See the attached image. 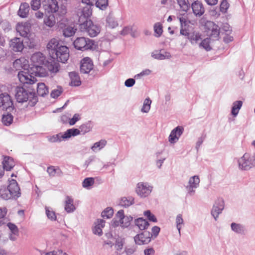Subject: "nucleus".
Segmentation results:
<instances>
[{
    "label": "nucleus",
    "mask_w": 255,
    "mask_h": 255,
    "mask_svg": "<svg viewBox=\"0 0 255 255\" xmlns=\"http://www.w3.org/2000/svg\"><path fill=\"white\" fill-rule=\"evenodd\" d=\"M30 68L31 74L35 76L44 77L48 75L47 71L43 65L32 66Z\"/></svg>",
    "instance_id": "nucleus-18"
},
{
    "label": "nucleus",
    "mask_w": 255,
    "mask_h": 255,
    "mask_svg": "<svg viewBox=\"0 0 255 255\" xmlns=\"http://www.w3.org/2000/svg\"><path fill=\"white\" fill-rule=\"evenodd\" d=\"M201 39V34L199 32H194L188 36V39L192 44L197 43Z\"/></svg>",
    "instance_id": "nucleus-40"
},
{
    "label": "nucleus",
    "mask_w": 255,
    "mask_h": 255,
    "mask_svg": "<svg viewBox=\"0 0 255 255\" xmlns=\"http://www.w3.org/2000/svg\"><path fill=\"white\" fill-rule=\"evenodd\" d=\"M73 44L75 48L77 50L85 51L94 48V41L88 38L80 37L77 38Z\"/></svg>",
    "instance_id": "nucleus-4"
},
{
    "label": "nucleus",
    "mask_w": 255,
    "mask_h": 255,
    "mask_svg": "<svg viewBox=\"0 0 255 255\" xmlns=\"http://www.w3.org/2000/svg\"><path fill=\"white\" fill-rule=\"evenodd\" d=\"M151 104V100L149 98H146L144 101L141 111L142 113H147L150 110Z\"/></svg>",
    "instance_id": "nucleus-45"
},
{
    "label": "nucleus",
    "mask_w": 255,
    "mask_h": 255,
    "mask_svg": "<svg viewBox=\"0 0 255 255\" xmlns=\"http://www.w3.org/2000/svg\"><path fill=\"white\" fill-rule=\"evenodd\" d=\"M63 92L61 87H57V89L53 90L50 94L51 97L53 98H56L59 97Z\"/></svg>",
    "instance_id": "nucleus-57"
},
{
    "label": "nucleus",
    "mask_w": 255,
    "mask_h": 255,
    "mask_svg": "<svg viewBox=\"0 0 255 255\" xmlns=\"http://www.w3.org/2000/svg\"><path fill=\"white\" fill-rule=\"evenodd\" d=\"M152 187L147 183L140 182L137 185L136 192L141 197H146L151 193Z\"/></svg>",
    "instance_id": "nucleus-11"
},
{
    "label": "nucleus",
    "mask_w": 255,
    "mask_h": 255,
    "mask_svg": "<svg viewBox=\"0 0 255 255\" xmlns=\"http://www.w3.org/2000/svg\"><path fill=\"white\" fill-rule=\"evenodd\" d=\"M7 227L11 232L9 235V239L12 241H15L16 237L19 235V230L15 224L10 222L7 224Z\"/></svg>",
    "instance_id": "nucleus-24"
},
{
    "label": "nucleus",
    "mask_w": 255,
    "mask_h": 255,
    "mask_svg": "<svg viewBox=\"0 0 255 255\" xmlns=\"http://www.w3.org/2000/svg\"><path fill=\"white\" fill-rule=\"evenodd\" d=\"M47 172L51 177L61 176L63 175V172L58 167L50 166L47 169Z\"/></svg>",
    "instance_id": "nucleus-30"
},
{
    "label": "nucleus",
    "mask_w": 255,
    "mask_h": 255,
    "mask_svg": "<svg viewBox=\"0 0 255 255\" xmlns=\"http://www.w3.org/2000/svg\"><path fill=\"white\" fill-rule=\"evenodd\" d=\"M0 197L4 200H8L12 198L7 188L3 186L0 188Z\"/></svg>",
    "instance_id": "nucleus-39"
},
{
    "label": "nucleus",
    "mask_w": 255,
    "mask_h": 255,
    "mask_svg": "<svg viewBox=\"0 0 255 255\" xmlns=\"http://www.w3.org/2000/svg\"><path fill=\"white\" fill-rule=\"evenodd\" d=\"M44 23L47 26L51 28L55 24V18L53 14H51L48 16H46L44 18Z\"/></svg>",
    "instance_id": "nucleus-37"
},
{
    "label": "nucleus",
    "mask_w": 255,
    "mask_h": 255,
    "mask_svg": "<svg viewBox=\"0 0 255 255\" xmlns=\"http://www.w3.org/2000/svg\"><path fill=\"white\" fill-rule=\"evenodd\" d=\"M92 14L91 7L89 5H86L83 7L79 8L77 11V15L79 16V22L81 23L86 20H88Z\"/></svg>",
    "instance_id": "nucleus-12"
},
{
    "label": "nucleus",
    "mask_w": 255,
    "mask_h": 255,
    "mask_svg": "<svg viewBox=\"0 0 255 255\" xmlns=\"http://www.w3.org/2000/svg\"><path fill=\"white\" fill-rule=\"evenodd\" d=\"M105 222L102 219H98L95 223V226L93 230V233L95 235L101 236L103 234L102 228L105 226Z\"/></svg>",
    "instance_id": "nucleus-27"
},
{
    "label": "nucleus",
    "mask_w": 255,
    "mask_h": 255,
    "mask_svg": "<svg viewBox=\"0 0 255 255\" xmlns=\"http://www.w3.org/2000/svg\"><path fill=\"white\" fill-rule=\"evenodd\" d=\"M15 98L18 103L28 102V104L34 106L38 102V98L33 91H30L23 87L16 86L14 89Z\"/></svg>",
    "instance_id": "nucleus-2"
},
{
    "label": "nucleus",
    "mask_w": 255,
    "mask_h": 255,
    "mask_svg": "<svg viewBox=\"0 0 255 255\" xmlns=\"http://www.w3.org/2000/svg\"><path fill=\"white\" fill-rule=\"evenodd\" d=\"M135 81L134 79L129 78L127 79L125 82V85L127 87H131L135 84Z\"/></svg>",
    "instance_id": "nucleus-63"
},
{
    "label": "nucleus",
    "mask_w": 255,
    "mask_h": 255,
    "mask_svg": "<svg viewBox=\"0 0 255 255\" xmlns=\"http://www.w3.org/2000/svg\"><path fill=\"white\" fill-rule=\"evenodd\" d=\"M32 75L30 70H28V72L26 71L19 72L17 76L21 83L31 85L37 81L36 79Z\"/></svg>",
    "instance_id": "nucleus-7"
},
{
    "label": "nucleus",
    "mask_w": 255,
    "mask_h": 255,
    "mask_svg": "<svg viewBox=\"0 0 255 255\" xmlns=\"http://www.w3.org/2000/svg\"><path fill=\"white\" fill-rule=\"evenodd\" d=\"M29 10V5L26 2L21 4L18 11V15L22 18L27 17Z\"/></svg>",
    "instance_id": "nucleus-28"
},
{
    "label": "nucleus",
    "mask_w": 255,
    "mask_h": 255,
    "mask_svg": "<svg viewBox=\"0 0 255 255\" xmlns=\"http://www.w3.org/2000/svg\"><path fill=\"white\" fill-rule=\"evenodd\" d=\"M30 60L32 62L31 66H38L44 64L45 58L42 53L38 52L31 55Z\"/></svg>",
    "instance_id": "nucleus-20"
},
{
    "label": "nucleus",
    "mask_w": 255,
    "mask_h": 255,
    "mask_svg": "<svg viewBox=\"0 0 255 255\" xmlns=\"http://www.w3.org/2000/svg\"><path fill=\"white\" fill-rule=\"evenodd\" d=\"M154 31L156 37H159L162 33V26L160 23H156L154 25Z\"/></svg>",
    "instance_id": "nucleus-55"
},
{
    "label": "nucleus",
    "mask_w": 255,
    "mask_h": 255,
    "mask_svg": "<svg viewBox=\"0 0 255 255\" xmlns=\"http://www.w3.org/2000/svg\"><path fill=\"white\" fill-rule=\"evenodd\" d=\"M133 204H134V198L131 196L123 197L120 202V205L125 207H128Z\"/></svg>",
    "instance_id": "nucleus-36"
},
{
    "label": "nucleus",
    "mask_w": 255,
    "mask_h": 255,
    "mask_svg": "<svg viewBox=\"0 0 255 255\" xmlns=\"http://www.w3.org/2000/svg\"><path fill=\"white\" fill-rule=\"evenodd\" d=\"M46 214L47 218L51 221H56L55 213L49 207H45Z\"/></svg>",
    "instance_id": "nucleus-50"
},
{
    "label": "nucleus",
    "mask_w": 255,
    "mask_h": 255,
    "mask_svg": "<svg viewBox=\"0 0 255 255\" xmlns=\"http://www.w3.org/2000/svg\"><path fill=\"white\" fill-rule=\"evenodd\" d=\"M96 6L101 10H105L108 6V0H96Z\"/></svg>",
    "instance_id": "nucleus-46"
},
{
    "label": "nucleus",
    "mask_w": 255,
    "mask_h": 255,
    "mask_svg": "<svg viewBox=\"0 0 255 255\" xmlns=\"http://www.w3.org/2000/svg\"><path fill=\"white\" fill-rule=\"evenodd\" d=\"M0 108L3 110H13L14 106L11 97L7 93L0 94Z\"/></svg>",
    "instance_id": "nucleus-6"
},
{
    "label": "nucleus",
    "mask_w": 255,
    "mask_h": 255,
    "mask_svg": "<svg viewBox=\"0 0 255 255\" xmlns=\"http://www.w3.org/2000/svg\"><path fill=\"white\" fill-rule=\"evenodd\" d=\"M73 203V199L69 196H67L65 202V210L67 213H72L75 210L76 208Z\"/></svg>",
    "instance_id": "nucleus-29"
},
{
    "label": "nucleus",
    "mask_w": 255,
    "mask_h": 255,
    "mask_svg": "<svg viewBox=\"0 0 255 255\" xmlns=\"http://www.w3.org/2000/svg\"><path fill=\"white\" fill-rule=\"evenodd\" d=\"M243 105V102L241 101H237L234 102L233 106L232 109V114L234 116H236L239 112L240 109L241 108Z\"/></svg>",
    "instance_id": "nucleus-41"
},
{
    "label": "nucleus",
    "mask_w": 255,
    "mask_h": 255,
    "mask_svg": "<svg viewBox=\"0 0 255 255\" xmlns=\"http://www.w3.org/2000/svg\"><path fill=\"white\" fill-rule=\"evenodd\" d=\"M31 8L33 10H38L41 5V0H32L30 2Z\"/></svg>",
    "instance_id": "nucleus-59"
},
{
    "label": "nucleus",
    "mask_w": 255,
    "mask_h": 255,
    "mask_svg": "<svg viewBox=\"0 0 255 255\" xmlns=\"http://www.w3.org/2000/svg\"><path fill=\"white\" fill-rule=\"evenodd\" d=\"M81 119V116L79 114H75L70 119L69 121V124L70 126L74 125L78 121Z\"/></svg>",
    "instance_id": "nucleus-60"
},
{
    "label": "nucleus",
    "mask_w": 255,
    "mask_h": 255,
    "mask_svg": "<svg viewBox=\"0 0 255 255\" xmlns=\"http://www.w3.org/2000/svg\"><path fill=\"white\" fill-rule=\"evenodd\" d=\"M77 29L72 26H67L63 30V34L65 37H71L76 32Z\"/></svg>",
    "instance_id": "nucleus-44"
},
{
    "label": "nucleus",
    "mask_w": 255,
    "mask_h": 255,
    "mask_svg": "<svg viewBox=\"0 0 255 255\" xmlns=\"http://www.w3.org/2000/svg\"><path fill=\"white\" fill-rule=\"evenodd\" d=\"M151 56L156 59L158 60H164L166 59H169L171 56L169 52L165 51L163 50L159 51L155 50L152 52Z\"/></svg>",
    "instance_id": "nucleus-23"
},
{
    "label": "nucleus",
    "mask_w": 255,
    "mask_h": 255,
    "mask_svg": "<svg viewBox=\"0 0 255 255\" xmlns=\"http://www.w3.org/2000/svg\"><path fill=\"white\" fill-rule=\"evenodd\" d=\"M204 28L205 31L210 35V38L213 40H218L219 39L220 28L214 22L207 21L204 25Z\"/></svg>",
    "instance_id": "nucleus-5"
},
{
    "label": "nucleus",
    "mask_w": 255,
    "mask_h": 255,
    "mask_svg": "<svg viewBox=\"0 0 255 255\" xmlns=\"http://www.w3.org/2000/svg\"><path fill=\"white\" fill-rule=\"evenodd\" d=\"M80 134L79 129L78 128H70L67 129L65 132L62 134V139H67L70 138L71 136H75Z\"/></svg>",
    "instance_id": "nucleus-34"
},
{
    "label": "nucleus",
    "mask_w": 255,
    "mask_h": 255,
    "mask_svg": "<svg viewBox=\"0 0 255 255\" xmlns=\"http://www.w3.org/2000/svg\"><path fill=\"white\" fill-rule=\"evenodd\" d=\"M191 7L193 12L196 16H201L205 12L203 4L199 0L195 1L192 3Z\"/></svg>",
    "instance_id": "nucleus-22"
},
{
    "label": "nucleus",
    "mask_w": 255,
    "mask_h": 255,
    "mask_svg": "<svg viewBox=\"0 0 255 255\" xmlns=\"http://www.w3.org/2000/svg\"><path fill=\"white\" fill-rule=\"evenodd\" d=\"M94 183V179L92 177L85 178L82 182V186L84 188H89Z\"/></svg>",
    "instance_id": "nucleus-53"
},
{
    "label": "nucleus",
    "mask_w": 255,
    "mask_h": 255,
    "mask_svg": "<svg viewBox=\"0 0 255 255\" xmlns=\"http://www.w3.org/2000/svg\"><path fill=\"white\" fill-rule=\"evenodd\" d=\"M107 144V141L105 139H101L98 142H95L91 147L93 151H96L102 149Z\"/></svg>",
    "instance_id": "nucleus-42"
},
{
    "label": "nucleus",
    "mask_w": 255,
    "mask_h": 255,
    "mask_svg": "<svg viewBox=\"0 0 255 255\" xmlns=\"http://www.w3.org/2000/svg\"><path fill=\"white\" fill-rule=\"evenodd\" d=\"M229 5L227 0H223L220 4V11L223 13H226Z\"/></svg>",
    "instance_id": "nucleus-58"
},
{
    "label": "nucleus",
    "mask_w": 255,
    "mask_h": 255,
    "mask_svg": "<svg viewBox=\"0 0 255 255\" xmlns=\"http://www.w3.org/2000/svg\"><path fill=\"white\" fill-rule=\"evenodd\" d=\"M37 94L41 97H44L49 93L48 88L44 83H38L37 85Z\"/></svg>",
    "instance_id": "nucleus-31"
},
{
    "label": "nucleus",
    "mask_w": 255,
    "mask_h": 255,
    "mask_svg": "<svg viewBox=\"0 0 255 255\" xmlns=\"http://www.w3.org/2000/svg\"><path fill=\"white\" fill-rule=\"evenodd\" d=\"M80 29L82 32H86L90 37L96 36L101 31L100 27L93 23L90 20H86L79 24Z\"/></svg>",
    "instance_id": "nucleus-3"
},
{
    "label": "nucleus",
    "mask_w": 255,
    "mask_h": 255,
    "mask_svg": "<svg viewBox=\"0 0 255 255\" xmlns=\"http://www.w3.org/2000/svg\"><path fill=\"white\" fill-rule=\"evenodd\" d=\"M93 68L92 60L89 57L83 58L81 61L80 72L83 74L89 73Z\"/></svg>",
    "instance_id": "nucleus-16"
},
{
    "label": "nucleus",
    "mask_w": 255,
    "mask_h": 255,
    "mask_svg": "<svg viewBox=\"0 0 255 255\" xmlns=\"http://www.w3.org/2000/svg\"><path fill=\"white\" fill-rule=\"evenodd\" d=\"M200 179L198 176L194 175L190 178L188 184L186 186V189L188 194L192 196L195 193V189L199 187Z\"/></svg>",
    "instance_id": "nucleus-10"
},
{
    "label": "nucleus",
    "mask_w": 255,
    "mask_h": 255,
    "mask_svg": "<svg viewBox=\"0 0 255 255\" xmlns=\"http://www.w3.org/2000/svg\"><path fill=\"white\" fill-rule=\"evenodd\" d=\"M135 224L141 230H143L148 228L149 224L148 222L142 218H139L135 220Z\"/></svg>",
    "instance_id": "nucleus-35"
},
{
    "label": "nucleus",
    "mask_w": 255,
    "mask_h": 255,
    "mask_svg": "<svg viewBox=\"0 0 255 255\" xmlns=\"http://www.w3.org/2000/svg\"><path fill=\"white\" fill-rule=\"evenodd\" d=\"M9 47L14 52H21L24 48L23 40L20 38L14 37L9 42Z\"/></svg>",
    "instance_id": "nucleus-15"
},
{
    "label": "nucleus",
    "mask_w": 255,
    "mask_h": 255,
    "mask_svg": "<svg viewBox=\"0 0 255 255\" xmlns=\"http://www.w3.org/2000/svg\"><path fill=\"white\" fill-rule=\"evenodd\" d=\"M46 47L50 56L55 57L57 61L64 63L69 58V49L66 46L62 45L56 38L51 39Z\"/></svg>",
    "instance_id": "nucleus-1"
},
{
    "label": "nucleus",
    "mask_w": 255,
    "mask_h": 255,
    "mask_svg": "<svg viewBox=\"0 0 255 255\" xmlns=\"http://www.w3.org/2000/svg\"><path fill=\"white\" fill-rule=\"evenodd\" d=\"M231 226L232 230L237 234H242L244 233V227L241 224L233 223Z\"/></svg>",
    "instance_id": "nucleus-43"
},
{
    "label": "nucleus",
    "mask_w": 255,
    "mask_h": 255,
    "mask_svg": "<svg viewBox=\"0 0 255 255\" xmlns=\"http://www.w3.org/2000/svg\"><path fill=\"white\" fill-rule=\"evenodd\" d=\"M239 166L240 169L247 170L254 166L252 156L248 153H245L238 160Z\"/></svg>",
    "instance_id": "nucleus-9"
},
{
    "label": "nucleus",
    "mask_w": 255,
    "mask_h": 255,
    "mask_svg": "<svg viewBox=\"0 0 255 255\" xmlns=\"http://www.w3.org/2000/svg\"><path fill=\"white\" fill-rule=\"evenodd\" d=\"M160 229L157 226H154L152 228V236L153 235L155 237H157L160 232Z\"/></svg>",
    "instance_id": "nucleus-64"
},
{
    "label": "nucleus",
    "mask_w": 255,
    "mask_h": 255,
    "mask_svg": "<svg viewBox=\"0 0 255 255\" xmlns=\"http://www.w3.org/2000/svg\"><path fill=\"white\" fill-rule=\"evenodd\" d=\"M59 61H57L55 57L51 56L47 61V67L52 73H57L59 70Z\"/></svg>",
    "instance_id": "nucleus-21"
},
{
    "label": "nucleus",
    "mask_w": 255,
    "mask_h": 255,
    "mask_svg": "<svg viewBox=\"0 0 255 255\" xmlns=\"http://www.w3.org/2000/svg\"><path fill=\"white\" fill-rule=\"evenodd\" d=\"M113 214V209L112 208L108 207L102 212L101 215L104 218L109 219L112 218Z\"/></svg>",
    "instance_id": "nucleus-51"
},
{
    "label": "nucleus",
    "mask_w": 255,
    "mask_h": 255,
    "mask_svg": "<svg viewBox=\"0 0 255 255\" xmlns=\"http://www.w3.org/2000/svg\"><path fill=\"white\" fill-rule=\"evenodd\" d=\"M7 188L12 198L17 199L20 197L21 195L20 190L15 180L11 179L9 181Z\"/></svg>",
    "instance_id": "nucleus-14"
},
{
    "label": "nucleus",
    "mask_w": 255,
    "mask_h": 255,
    "mask_svg": "<svg viewBox=\"0 0 255 255\" xmlns=\"http://www.w3.org/2000/svg\"><path fill=\"white\" fill-rule=\"evenodd\" d=\"M180 23V27H183L187 24V15L183 14V15H179L177 16Z\"/></svg>",
    "instance_id": "nucleus-62"
},
{
    "label": "nucleus",
    "mask_w": 255,
    "mask_h": 255,
    "mask_svg": "<svg viewBox=\"0 0 255 255\" xmlns=\"http://www.w3.org/2000/svg\"><path fill=\"white\" fill-rule=\"evenodd\" d=\"M13 121V116L10 114H7L6 115H3L2 118V122L5 126H9Z\"/></svg>",
    "instance_id": "nucleus-49"
},
{
    "label": "nucleus",
    "mask_w": 255,
    "mask_h": 255,
    "mask_svg": "<svg viewBox=\"0 0 255 255\" xmlns=\"http://www.w3.org/2000/svg\"><path fill=\"white\" fill-rule=\"evenodd\" d=\"M144 215L145 216H146L147 219L150 221H152L153 222H156L157 219L155 216L151 214L150 211L149 210H147L145 212H144Z\"/></svg>",
    "instance_id": "nucleus-61"
},
{
    "label": "nucleus",
    "mask_w": 255,
    "mask_h": 255,
    "mask_svg": "<svg viewBox=\"0 0 255 255\" xmlns=\"http://www.w3.org/2000/svg\"><path fill=\"white\" fill-rule=\"evenodd\" d=\"M184 128L181 126H178L174 128L171 132L169 136V141L171 143L176 142L180 136L183 133Z\"/></svg>",
    "instance_id": "nucleus-17"
},
{
    "label": "nucleus",
    "mask_w": 255,
    "mask_h": 255,
    "mask_svg": "<svg viewBox=\"0 0 255 255\" xmlns=\"http://www.w3.org/2000/svg\"><path fill=\"white\" fill-rule=\"evenodd\" d=\"M69 77L71 79L70 85L73 86H78L81 85V82L77 73L75 72H70Z\"/></svg>",
    "instance_id": "nucleus-33"
},
{
    "label": "nucleus",
    "mask_w": 255,
    "mask_h": 255,
    "mask_svg": "<svg viewBox=\"0 0 255 255\" xmlns=\"http://www.w3.org/2000/svg\"><path fill=\"white\" fill-rule=\"evenodd\" d=\"M176 227L178 231L179 234H180V230L182 228V225L183 224V220L181 214L177 216L176 218Z\"/></svg>",
    "instance_id": "nucleus-56"
},
{
    "label": "nucleus",
    "mask_w": 255,
    "mask_h": 255,
    "mask_svg": "<svg viewBox=\"0 0 255 255\" xmlns=\"http://www.w3.org/2000/svg\"><path fill=\"white\" fill-rule=\"evenodd\" d=\"M16 31L22 37H26L28 36L30 32L29 26L28 24H18L16 25Z\"/></svg>",
    "instance_id": "nucleus-25"
},
{
    "label": "nucleus",
    "mask_w": 255,
    "mask_h": 255,
    "mask_svg": "<svg viewBox=\"0 0 255 255\" xmlns=\"http://www.w3.org/2000/svg\"><path fill=\"white\" fill-rule=\"evenodd\" d=\"M118 25L115 18L109 14L106 18V26L111 28H114Z\"/></svg>",
    "instance_id": "nucleus-38"
},
{
    "label": "nucleus",
    "mask_w": 255,
    "mask_h": 255,
    "mask_svg": "<svg viewBox=\"0 0 255 255\" xmlns=\"http://www.w3.org/2000/svg\"><path fill=\"white\" fill-rule=\"evenodd\" d=\"M2 169L6 171L11 170L14 166V162L13 159L9 156H4L2 161Z\"/></svg>",
    "instance_id": "nucleus-26"
},
{
    "label": "nucleus",
    "mask_w": 255,
    "mask_h": 255,
    "mask_svg": "<svg viewBox=\"0 0 255 255\" xmlns=\"http://www.w3.org/2000/svg\"><path fill=\"white\" fill-rule=\"evenodd\" d=\"M133 218L130 216H125L121 221V226L123 227H128L130 224V222L132 220Z\"/></svg>",
    "instance_id": "nucleus-47"
},
{
    "label": "nucleus",
    "mask_w": 255,
    "mask_h": 255,
    "mask_svg": "<svg viewBox=\"0 0 255 255\" xmlns=\"http://www.w3.org/2000/svg\"><path fill=\"white\" fill-rule=\"evenodd\" d=\"M224 208V202L222 199H219L214 205L213 208L211 211V214L214 217L215 220H217V218Z\"/></svg>",
    "instance_id": "nucleus-19"
},
{
    "label": "nucleus",
    "mask_w": 255,
    "mask_h": 255,
    "mask_svg": "<svg viewBox=\"0 0 255 255\" xmlns=\"http://www.w3.org/2000/svg\"><path fill=\"white\" fill-rule=\"evenodd\" d=\"M180 7L185 11H187L189 8V3L188 0H177Z\"/></svg>",
    "instance_id": "nucleus-52"
},
{
    "label": "nucleus",
    "mask_w": 255,
    "mask_h": 255,
    "mask_svg": "<svg viewBox=\"0 0 255 255\" xmlns=\"http://www.w3.org/2000/svg\"><path fill=\"white\" fill-rule=\"evenodd\" d=\"M151 237V233L148 231H145L135 236L134 240L136 244L139 245L147 244L150 242Z\"/></svg>",
    "instance_id": "nucleus-13"
},
{
    "label": "nucleus",
    "mask_w": 255,
    "mask_h": 255,
    "mask_svg": "<svg viewBox=\"0 0 255 255\" xmlns=\"http://www.w3.org/2000/svg\"><path fill=\"white\" fill-rule=\"evenodd\" d=\"M62 134L60 133L48 137V140L50 142H60L62 139Z\"/></svg>",
    "instance_id": "nucleus-54"
},
{
    "label": "nucleus",
    "mask_w": 255,
    "mask_h": 255,
    "mask_svg": "<svg viewBox=\"0 0 255 255\" xmlns=\"http://www.w3.org/2000/svg\"><path fill=\"white\" fill-rule=\"evenodd\" d=\"M42 6L45 13L53 14L58 11L59 6L56 0H43Z\"/></svg>",
    "instance_id": "nucleus-8"
},
{
    "label": "nucleus",
    "mask_w": 255,
    "mask_h": 255,
    "mask_svg": "<svg viewBox=\"0 0 255 255\" xmlns=\"http://www.w3.org/2000/svg\"><path fill=\"white\" fill-rule=\"evenodd\" d=\"M210 38H205L199 44V47L205 49L207 51H210L212 48L210 46Z\"/></svg>",
    "instance_id": "nucleus-48"
},
{
    "label": "nucleus",
    "mask_w": 255,
    "mask_h": 255,
    "mask_svg": "<svg viewBox=\"0 0 255 255\" xmlns=\"http://www.w3.org/2000/svg\"><path fill=\"white\" fill-rule=\"evenodd\" d=\"M93 128L92 123L91 121H88L85 123L82 124L79 127L80 133L83 135L90 131Z\"/></svg>",
    "instance_id": "nucleus-32"
}]
</instances>
